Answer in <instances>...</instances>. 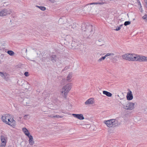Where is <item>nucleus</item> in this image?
I'll list each match as a JSON object with an SVG mask.
<instances>
[{"instance_id":"19","label":"nucleus","mask_w":147,"mask_h":147,"mask_svg":"<svg viewBox=\"0 0 147 147\" xmlns=\"http://www.w3.org/2000/svg\"><path fill=\"white\" fill-rule=\"evenodd\" d=\"M86 25L84 24H82L81 26V30L84 31H86Z\"/></svg>"},{"instance_id":"9","label":"nucleus","mask_w":147,"mask_h":147,"mask_svg":"<svg viewBox=\"0 0 147 147\" xmlns=\"http://www.w3.org/2000/svg\"><path fill=\"white\" fill-rule=\"evenodd\" d=\"M30 100L28 98H25L22 101V104L25 106H27L29 104Z\"/></svg>"},{"instance_id":"14","label":"nucleus","mask_w":147,"mask_h":147,"mask_svg":"<svg viewBox=\"0 0 147 147\" xmlns=\"http://www.w3.org/2000/svg\"><path fill=\"white\" fill-rule=\"evenodd\" d=\"M1 139L2 143L6 142V139H7V138L5 136L1 135Z\"/></svg>"},{"instance_id":"31","label":"nucleus","mask_w":147,"mask_h":147,"mask_svg":"<svg viewBox=\"0 0 147 147\" xmlns=\"http://www.w3.org/2000/svg\"><path fill=\"white\" fill-rule=\"evenodd\" d=\"M6 143H2L0 145V147H4L6 145Z\"/></svg>"},{"instance_id":"22","label":"nucleus","mask_w":147,"mask_h":147,"mask_svg":"<svg viewBox=\"0 0 147 147\" xmlns=\"http://www.w3.org/2000/svg\"><path fill=\"white\" fill-rule=\"evenodd\" d=\"M10 123H11V124H13V127H14V126H15V120H14L13 119H12L11 120V121H10Z\"/></svg>"},{"instance_id":"2","label":"nucleus","mask_w":147,"mask_h":147,"mask_svg":"<svg viewBox=\"0 0 147 147\" xmlns=\"http://www.w3.org/2000/svg\"><path fill=\"white\" fill-rule=\"evenodd\" d=\"M71 84H68L64 87L63 88V91L62 93L64 92V94L65 96H66L69 91L71 90Z\"/></svg>"},{"instance_id":"40","label":"nucleus","mask_w":147,"mask_h":147,"mask_svg":"<svg viewBox=\"0 0 147 147\" xmlns=\"http://www.w3.org/2000/svg\"><path fill=\"white\" fill-rule=\"evenodd\" d=\"M53 116H54V115H51L50 116V117H51V118H53Z\"/></svg>"},{"instance_id":"23","label":"nucleus","mask_w":147,"mask_h":147,"mask_svg":"<svg viewBox=\"0 0 147 147\" xmlns=\"http://www.w3.org/2000/svg\"><path fill=\"white\" fill-rule=\"evenodd\" d=\"M114 55V54L113 53H108L107 54H106L105 56V58L108 56H113Z\"/></svg>"},{"instance_id":"18","label":"nucleus","mask_w":147,"mask_h":147,"mask_svg":"<svg viewBox=\"0 0 147 147\" xmlns=\"http://www.w3.org/2000/svg\"><path fill=\"white\" fill-rule=\"evenodd\" d=\"M72 74L71 73H70L68 75L67 78V80L68 81H69V80L72 77Z\"/></svg>"},{"instance_id":"30","label":"nucleus","mask_w":147,"mask_h":147,"mask_svg":"<svg viewBox=\"0 0 147 147\" xmlns=\"http://www.w3.org/2000/svg\"><path fill=\"white\" fill-rule=\"evenodd\" d=\"M53 117H56L57 118H62V117L61 116H59L58 115H54Z\"/></svg>"},{"instance_id":"3","label":"nucleus","mask_w":147,"mask_h":147,"mask_svg":"<svg viewBox=\"0 0 147 147\" xmlns=\"http://www.w3.org/2000/svg\"><path fill=\"white\" fill-rule=\"evenodd\" d=\"M12 12L9 9H4L0 11V16H4L10 14Z\"/></svg>"},{"instance_id":"38","label":"nucleus","mask_w":147,"mask_h":147,"mask_svg":"<svg viewBox=\"0 0 147 147\" xmlns=\"http://www.w3.org/2000/svg\"><path fill=\"white\" fill-rule=\"evenodd\" d=\"M6 119H5V120H7L8 119H9V117L7 116H6Z\"/></svg>"},{"instance_id":"27","label":"nucleus","mask_w":147,"mask_h":147,"mask_svg":"<svg viewBox=\"0 0 147 147\" xmlns=\"http://www.w3.org/2000/svg\"><path fill=\"white\" fill-rule=\"evenodd\" d=\"M101 40L102 41L99 40H97L96 42V44H97L98 45H100V46L102 45V44H99V42H103L102 40Z\"/></svg>"},{"instance_id":"41","label":"nucleus","mask_w":147,"mask_h":147,"mask_svg":"<svg viewBox=\"0 0 147 147\" xmlns=\"http://www.w3.org/2000/svg\"><path fill=\"white\" fill-rule=\"evenodd\" d=\"M99 44H102V45H103V42H99Z\"/></svg>"},{"instance_id":"33","label":"nucleus","mask_w":147,"mask_h":147,"mask_svg":"<svg viewBox=\"0 0 147 147\" xmlns=\"http://www.w3.org/2000/svg\"><path fill=\"white\" fill-rule=\"evenodd\" d=\"M142 18L143 19L147 20V15H145Z\"/></svg>"},{"instance_id":"34","label":"nucleus","mask_w":147,"mask_h":147,"mask_svg":"<svg viewBox=\"0 0 147 147\" xmlns=\"http://www.w3.org/2000/svg\"><path fill=\"white\" fill-rule=\"evenodd\" d=\"M28 116V115H25L24 117V119H27Z\"/></svg>"},{"instance_id":"4","label":"nucleus","mask_w":147,"mask_h":147,"mask_svg":"<svg viewBox=\"0 0 147 147\" xmlns=\"http://www.w3.org/2000/svg\"><path fill=\"white\" fill-rule=\"evenodd\" d=\"M135 104L132 102H130L127 105H124L123 108L127 110H131L134 109Z\"/></svg>"},{"instance_id":"11","label":"nucleus","mask_w":147,"mask_h":147,"mask_svg":"<svg viewBox=\"0 0 147 147\" xmlns=\"http://www.w3.org/2000/svg\"><path fill=\"white\" fill-rule=\"evenodd\" d=\"M92 3H90V4H87L84 8V10L87 11H91V7L90 6V5H92Z\"/></svg>"},{"instance_id":"5","label":"nucleus","mask_w":147,"mask_h":147,"mask_svg":"<svg viewBox=\"0 0 147 147\" xmlns=\"http://www.w3.org/2000/svg\"><path fill=\"white\" fill-rule=\"evenodd\" d=\"M131 55L130 53L126 54L123 55L122 56V57L123 59H125L129 61H130L131 60H132V58L131 57Z\"/></svg>"},{"instance_id":"37","label":"nucleus","mask_w":147,"mask_h":147,"mask_svg":"<svg viewBox=\"0 0 147 147\" xmlns=\"http://www.w3.org/2000/svg\"><path fill=\"white\" fill-rule=\"evenodd\" d=\"M69 68V67H65L64 69H63L62 70V71H64L65 70Z\"/></svg>"},{"instance_id":"39","label":"nucleus","mask_w":147,"mask_h":147,"mask_svg":"<svg viewBox=\"0 0 147 147\" xmlns=\"http://www.w3.org/2000/svg\"><path fill=\"white\" fill-rule=\"evenodd\" d=\"M7 120V122H9V123H10V120L9 118Z\"/></svg>"},{"instance_id":"12","label":"nucleus","mask_w":147,"mask_h":147,"mask_svg":"<svg viewBox=\"0 0 147 147\" xmlns=\"http://www.w3.org/2000/svg\"><path fill=\"white\" fill-rule=\"evenodd\" d=\"M51 61L53 63H54L56 62L58 59V58L56 55H52L50 56Z\"/></svg>"},{"instance_id":"24","label":"nucleus","mask_w":147,"mask_h":147,"mask_svg":"<svg viewBox=\"0 0 147 147\" xmlns=\"http://www.w3.org/2000/svg\"><path fill=\"white\" fill-rule=\"evenodd\" d=\"M105 2L101 3H92V4H99L100 5H103L105 4Z\"/></svg>"},{"instance_id":"43","label":"nucleus","mask_w":147,"mask_h":147,"mask_svg":"<svg viewBox=\"0 0 147 147\" xmlns=\"http://www.w3.org/2000/svg\"><path fill=\"white\" fill-rule=\"evenodd\" d=\"M27 52V49H26V52Z\"/></svg>"},{"instance_id":"13","label":"nucleus","mask_w":147,"mask_h":147,"mask_svg":"<svg viewBox=\"0 0 147 147\" xmlns=\"http://www.w3.org/2000/svg\"><path fill=\"white\" fill-rule=\"evenodd\" d=\"M130 55H131V57L132 58L131 59H132L130 61H137L138 55L134 54H130Z\"/></svg>"},{"instance_id":"28","label":"nucleus","mask_w":147,"mask_h":147,"mask_svg":"<svg viewBox=\"0 0 147 147\" xmlns=\"http://www.w3.org/2000/svg\"><path fill=\"white\" fill-rule=\"evenodd\" d=\"M25 135L27 136L28 138L30 137V136H32L30 134V133L29 132L28 130L25 133Z\"/></svg>"},{"instance_id":"36","label":"nucleus","mask_w":147,"mask_h":147,"mask_svg":"<svg viewBox=\"0 0 147 147\" xmlns=\"http://www.w3.org/2000/svg\"><path fill=\"white\" fill-rule=\"evenodd\" d=\"M24 74V75H25V76H28V72H25Z\"/></svg>"},{"instance_id":"42","label":"nucleus","mask_w":147,"mask_h":147,"mask_svg":"<svg viewBox=\"0 0 147 147\" xmlns=\"http://www.w3.org/2000/svg\"><path fill=\"white\" fill-rule=\"evenodd\" d=\"M123 26V24L121 25L119 27H120L121 28V27H122Z\"/></svg>"},{"instance_id":"8","label":"nucleus","mask_w":147,"mask_h":147,"mask_svg":"<svg viewBox=\"0 0 147 147\" xmlns=\"http://www.w3.org/2000/svg\"><path fill=\"white\" fill-rule=\"evenodd\" d=\"M138 61H147V57L144 56H138Z\"/></svg>"},{"instance_id":"44","label":"nucleus","mask_w":147,"mask_h":147,"mask_svg":"<svg viewBox=\"0 0 147 147\" xmlns=\"http://www.w3.org/2000/svg\"><path fill=\"white\" fill-rule=\"evenodd\" d=\"M1 62V61L0 60V63Z\"/></svg>"},{"instance_id":"16","label":"nucleus","mask_w":147,"mask_h":147,"mask_svg":"<svg viewBox=\"0 0 147 147\" xmlns=\"http://www.w3.org/2000/svg\"><path fill=\"white\" fill-rule=\"evenodd\" d=\"M85 104L86 105H89L92 104V98H90L88 99L85 102Z\"/></svg>"},{"instance_id":"6","label":"nucleus","mask_w":147,"mask_h":147,"mask_svg":"<svg viewBox=\"0 0 147 147\" xmlns=\"http://www.w3.org/2000/svg\"><path fill=\"white\" fill-rule=\"evenodd\" d=\"M72 115L75 117L77 118L80 120H83L84 119L83 115L81 114H73Z\"/></svg>"},{"instance_id":"26","label":"nucleus","mask_w":147,"mask_h":147,"mask_svg":"<svg viewBox=\"0 0 147 147\" xmlns=\"http://www.w3.org/2000/svg\"><path fill=\"white\" fill-rule=\"evenodd\" d=\"M131 23L129 21H125L124 23V25L125 26L129 25Z\"/></svg>"},{"instance_id":"1","label":"nucleus","mask_w":147,"mask_h":147,"mask_svg":"<svg viewBox=\"0 0 147 147\" xmlns=\"http://www.w3.org/2000/svg\"><path fill=\"white\" fill-rule=\"evenodd\" d=\"M104 123L109 127H115L119 124L118 121L116 119H111L107 121H104Z\"/></svg>"},{"instance_id":"17","label":"nucleus","mask_w":147,"mask_h":147,"mask_svg":"<svg viewBox=\"0 0 147 147\" xmlns=\"http://www.w3.org/2000/svg\"><path fill=\"white\" fill-rule=\"evenodd\" d=\"M29 142L30 144L31 145H32L34 144V141L33 140V138L32 136H30L29 138Z\"/></svg>"},{"instance_id":"10","label":"nucleus","mask_w":147,"mask_h":147,"mask_svg":"<svg viewBox=\"0 0 147 147\" xmlns=\"http://www.w3.org/2000/svg\"><path fill=\"white\" fill-rule=\"evenodd\" d=\"M6 117L5 115L2 116V117H1V119H2V121L3 122H5L8 125H10L11 126H12V127H13V124L11 125V123H9V122H7V121L5 120V119H6Z\"/></svg>"},{"instance_id":"20","label":"nucleus","mask_w":147,"mask_h":147,"mask_svg":"<svg viewBox=\"0 0 147 147\" xmlns=\"http://www.w3.org/2000/svg\"><path fill=\"white\" fill-rule=\"evenodd\" d=\"M36 7L39 8L40 10L43 11H44L46 9V8L43 6H39L36 5Z\"/></svg>"},{"instance_id":"25","label":"nucleus","mask_w":147,"mask_h":147,"mask_svg":"<svg viewBox=\"0 0 147 147\" xmlns=\"http://www.w3.org/2000/svg\"><path fill=\"white\" fill-rule=\"evenodd\" d=\"M105 58V56L102 57L100 58L99 59H98V62H100L102 60H104Z\"/></svg>"},{"instance_id":"29","label":"nucleus","mask_w":147,"mask_h":147,"mask_svg":"<svg viewBox=\"0 0 147 147\" xmlns=\"http://www.w3.org/2000/svg\"><path fill=\"white\" fill-rule=\"evenodd\" d=\"M0 76L3 78H5V73L0 72Z\"/></svg>"},{"instance_id":"7","label":"nucleus","mask_w":147,"mask_h":147,"mask_svg":"<svg viewBox=\"0 0 147 147\" xmlns=\"http://www.w3.org/2000/svg\"><path fill=\"white\" fill-rule=\"evenodd\" d=\"M127 99L129 100H132L133 98V94L132 92L130 90L129 92L127 93L126 96Z\"/></svg>"},{"instance_id":"15","label":"nucleus","mask_w":147,"mask_h":147,"mask_svg":"<svg viewBox=\"0 0 147 147\" xmlns=\"http://www.w3.org/2000/svg\"><path fill=\"white\" fill-rule=\"evenodd\" d=\"M103 93L108 97H111L112 96V94L111 93L106 91H103Z\"/></svg>"},{"instance_id":"32","label":"nucleus","mask_w":147,"mask_h":147,"mask_svg":"<svg viewBox=\"0 0 147 147\" xmlns=\"http://www.w3.org/2000/svg\"><path fill=\"white\" fill-rule=\"evenodd\" d=\"M28 130L25 128H22V131L24 133L26 132Z\"/></svg>"},{"instance_id":"21","label":"nucleus","mask_w":147,"mask_h":147,"mask_svg":"<svg viewBox=\"0 0 147 147\" xmlns=\"http://www.w3.org/2000/svg\"><path fill=\"white\" fill-rule=\"evenodd\" d=\"M7 53L11 56H12L14 53V52L13 51L11 50L7 51Z\"/></svg>"},{"instance_id":"35","label":"nucleus","mask_w":147,"mask_h":147,"mask_svg":"<svg viewBox=\"0 0 147 147\" xmlns=\"http://www.w3.org/2000/svg\"><path fill=\"white\" fill-rule=\"evenodd\" d=\"M121 28L120 27H117L116 29H115V30L116 31H118L120 29H121Z\"/></svg>"}]
</instances>
